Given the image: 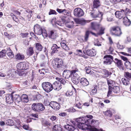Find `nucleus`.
Listing matches in <instances>:
<instances>
[{"instance_id":"40","label":"nucleus","mask_w":131,"mask_h":131,"mask_svg":"<svg viewBox=\"0 0 131 131\" xmlns=\"http://www.w3.org/2000/svg\"><path fill=\"white\" fill-rule=\"evenodd\" d=\"M45 108L44 106L42 104L39 103L38 112L43 111Z\"/></svg>"},{"instance_id":"44","label":"nucleus","mask_w":131,"mask_h":131,"mask_svg":"<svg viewBox=\"0 0 131 131\" xmlns=\"http://www.w3.org/2000/svg\"><path fill=\"white\" fill-rule=\"evenodd\" d=\"M122 81L124 85H128L129 84V81L127 79L125 78H122Z\"/></svg>"},{"instance_id":"45","label":"nucleus","mask_w":131,"mask_h":131,"mask_svg":"<svg viewBox=\"0 0 131 131\" xmlns=\"http://www.w3.org/2000/svg\"><path fill=\"white\" fill-rule=\"evenodd\" d=\"M100 28L98 34L100 35H102L104 33V30H105V28L103 27L100 26Z\"/></svg>"},{"instance_id":"20","label":"nucleus","mask_w":131,"mask_h":131,"mask_svg":"<svg viewBox=\"0 0 131 131\" xmlns=\"http://www.w3.org/2000/svg\"><path fill=\"white\" fill-rule=\"evenodd\" d=\"M86 53L89 56H94L96 54V52L94 49L88 50L86 51Z\"/></svg>"},{"instance_id":"51","label":"nucleus","mask_w":131,"mask_h":131,"mask_svg":"<svg viewBox=\"0 0 131 131\" xmlns=\"http://www.w3.org/2000/svg\"><path fill=\"white\" fill-rule=\"evenodd\" d=\"M90 20H81L80 24L82 25H85L87 23L89 22Z\"/></svg>"},{"instance_id":"63","label":"nucleus","mask_w":131,"mask_h":131,"mask_svg":"<svg viewBox=\"0 0 131 131\" xmlns=\"http://www.w3.org/2000/svg\"><path fill=\"white\" fill-rule=\"evenodd\" d=\"M109 90L108 91L107 96H109L111 94L112 92V88L108 87Z\"/></svg>"},{"instance_id":"35","label":"nucleus","mask_w":131,"mask_h":131,"mask_svg":"<svg viewBox=\"0 0 131 131\" xmlns=\"http://www.w3.org/2000/svg\"><path fill=\"white\" fill-rule=\"evenodd\" d=\"M56 79L58 80L57 81L58 82L60 83L61 84H62L64 85L66 83V81L63 79L60 78L56 77Z\"/></svg>"},{"instance_id":"36","label":"nucleus","mask_w":131,"mask_h":131,"mask_svg":"<svg viewBox=\"0 0 131 131\" xmlns=\"http://www.w3.org/2000/svg\"><path fill=\"white\" fill-rule=\"evenodd\" d=\"M74 23L73 21H71L68 23H66V26L67 27L69 28H72L74 26Z\"/></svg>"},{"instance_id":"49","label":"nucleus","mask_w":131,"mask_h":131,"mask_svg":"<svg viewBox=\"0 0 131 131\" xmlns=\"http://www.w3.org/2000/svg\"><path fill=\"white\" fill-rule=\"evenodd\" d=\"M90 34V31H86L85 35L84 36V40L86 41L89 38V35Z\"/></svg>"},{"instance_id":"21","label":"nucleus","mask_w":131,"mask_h":131,"mask_svg":"<svg viewBox=\"0 0 131 131\" xmlns=\"http://www.w3.org/2000/svg\"><path fill=\"white\" fill-rule=\"evenodd\" d=\"M4 36L8 39L10 40L12 38H15L16 37V36L14 34H12V33L11 34H8L6 32H5L4 33Z\"/></svg>"},{"instance_id":"42","label":"nucleus","mask_w":131,"mask_h":131,"mask_svg":"<svg viewBox=\"0 0 131 131\" xmlns=\"http://www.w3.org/2000/svg\"><path fill=\"white\" fill-rule=\"evenodd\" d=\"M42 125L44 126H50L51 125V123L49 121H44L42 122Z\"/></svg>"},{"instance_id":"2","label":"nucleus","mask_w":131,"mask_h":131,"mask_svg":"<svg viewBox=\"0 0 131 131\" xmlns=\"http://www.w3.org/2000/svg\"><path fill=\"white\" fill-rule=\"evenodd\" d=\"M71 79L72 82L74 84H77L80 80V77L78 75L79 70L77 68L72 70Z\"/></svg>"},{"instance_id":"29","label":"nucleus","mask_w":131,"mask_h":131,"mask_svg":"<svg viewBox=\"0 0 131 131\" xmlns=\"http://www.w3.org/2000/svg\"><path fill=\"white\" fill-rule=\"evenodd\" d=\"M59 48V47H58L56 45L53 44L51 48L52 50V53H57L58 51V49Z\"/></svg>"},{"instance_id":"62","label":"nucleus","mask_w":131,"mask_h":131,"mask_svg":"<svg viewBox=\"0 0 131 131\" xmlns=\"http://www.w3.org/2000/svg\"><path fill=\"white\" fill-rule=\"evenodd\" d=\"M40 96L41 95L40 94L36 95V96L34 97V100L36 101L40 99Z\"/></svg>"},{"instance_id":"11","label":"nucleus","mask_w":131,"mask_h":131,"mask_svg":"<svg viewBox=\"0 0 131 131\" xmlns=\"http://www.w3.org/2000/svg\"><path fill=\"white\" fill-rule=\"evenodd\" d=\"M52 84L53 89L57 91H59L62 88L60 82L56 81L54 82Z\"/></svg>"},{"instance_id":"19","label":"nucleus","mask_w":131,"mask_h":131,"mask_svg":"<svg viewBox=\"0 0 131 131\" xmlns=\"http://www.w3.org/2000/svg\"><path fill=\"white\" fill-rule=\"evenodd\" d=\"M91 28L94 30H96L100 27V25L96 22H91Z\"/></svg>"},{"instance_id":"64","label":"nucleus","mask_w":131,"mask_h":131,"mask_svg":"<svg viewBox=\"0 0 131 131\" xmlns=\"http://www.w3.org/2000/svg\"><path fill=\"white\" fill-rule=\"evenodd\" d=\"M75 106L79 109H80L82 107V105L80 103H77L76 105Z\"/></svg>"},{"instance_id":"33","label":"nucleus","mask_w":131,"mask_h":131,"mask_svg":"<svg viewBox=\"0 0 131 131\" xmlns=\"http://www.w3.org/2000/svg\"><path fill=\"white\" fill-rule=\"evenodd\" d=\"M107 81L109 87L112 88L111 86H113L115 84V81L111 79H107Z\"/></svg>"},{"instance_id":"56","label":"nucleus","mask_w":131,"mask_h":131,"mask_svg":"<svg viewBox=\"0 0 131 131\" xmlns=\"http://www.w3.org/2000/svg\"><path fill=\"white\" fill-rule=\"evenodd\" d=\"M28 34V32H21L20 34V35L24 38L27 37Z\"/></svg>"},{"instance_id":"58","label":"nucleus","mask_w":131,"mask_h":131,"mask_svg":"<svg viewBox=\"0 0 131 131\" xmlns=\"http://www.w3.org/2000/svg\"><path fill=\"white\" fill-rule=\"evenodd\" d=\"M44 104L45 106H51V102H50L46 100H44Z\"/></svg>"},{"instance_id":"34","label":"nucleus","mask_w":131,"mask_h":131,"mask_svg":"<svg viewBox=\"0 0 131 131\" xmlns=\"http://www.w3.org/2000/svg\"><path fill=\"white\" fill-rule=\"evenodd\" d=\"M126 68L127 69L131 70V63L129 61H126L124 63Z\"/></svg>"},{"instance_id":"26","label":"nucleus","mask_w":131,"mask_h":131,"mask_svg":"<svg viewBox=\"0 0 131 131\" xmlns=\"http://www.w3.org/2000/svg\"><path fill=\"white\" fill-rule=\"evenodd\" d=\"M15 58L18 60H22L24 58L25 56L22 54L19 53L16 55Z\"/></svg>"},{"instance_id":"1","label":"nucleus","mask_w":131,"mask_h":131,"mask_svg":"<svg viewBox=\"0 0 131 131\" xmlns=\"http://www.w3.org/2000/svg\"><path fill=\"white\" fill-rule=\"evenodd\" d=\"M51 65L56 70H63L65 69V66L63 65V61L61 59H54L52 61Z\"/></svg>"},{"instance_id":"17","label":"nucleus","mask_w":131,"mask_h":131,"mask_svg":"<svg viewBox=\"0 0 131 131\" xmlns=\"http://www.w3.org/2000/svg\"><path fill=\"white\" fill-rule=\"evenodd\" d=\"M80 82L81 83V86L82 87L86 86L89 84V81L85 78H82L81 79Z\"/></svg>"},{"instance_id":"9","label":"nucleus","mask_w":131,"mask_h":131,"mask_svg":"<svg viewBox=\"0 0 131 131\" xmlns=\"http://www.w3.org/2000/svg\"><path fill=\"white\" fill-rule=\"evenodd\" d=\"M84 13L83 10L79 8H75L74 12V14L76 17H80L84 15Z\"/></svg>"},{"instance_id":"13","label":"nucleus","mask_w":131,"mask_h":131,"mask_svg":"<svg viewBox=\"0 0 131 131\" xmlns=\"http://www.w3.org/2000/svg\"><path fill=\"white\" fill-rule=\"evenodd\" d=\"M6 53L7 56V59H12L14 57L13 52L9 48H8L6 50Z\"/></svg>"},{"instance_id":"60","label":"nucleus","mask_w":131,"mask_h":131,"mask_svg":"<svg viewBox=\"0 0 131 131\" xmlns=\"http://www.w3.org/2000/svg\"><path fill=\"white\" fill-rule=\"evenodd\" d=\"M121 10L122 12H123V14H125V15H126L128 13H130L129 9L127 8H126L125 10L122 9Z\"/></svg>"},{"instance_id":"50","label":"nucleus","mask_w":131,"mask_h":131,"mask_svg":"<svg viewBox=\"0 0 131 131\" xmlns=\"http://www.w3.org/2000/svg\"><path fill=\"white\" fill-rule=\"evenodd\" d=\"M106 19L107 21L110 22L113 21V18L111 15H107Z\"/></svg>"},{"instance_id":"25","label":"nucleus","mask_w":131,"mask_h":131,"mask_svg":"<svg viewBox=\"0 0 131 131\" xmlns=\"http://www.w3.org/2000/svg\"><path fill=\"white\" fill-rule=\"evenodd\" d=\"M74 125L73 126L67 124L64 126V128L69 131H73L75 129Z\"/></svg>"},{"instance_id":"5","label":"nucleus","mask_w":131,"mask_h":131,"mask_svg":"<svg viewBox=\"0 0 131 131\" xmlns=\"http://www.w3.org/2000/svg\"><path fill=\"white\" fill-rule=\"evenodd\" d=\"M110 32L112 35L119 36L122 34L120 28L117 26L111 27L110 29Z\"/></svg>"},{"instance_id":"31","label":"nucleus","mask_w":131,"mask_h":131,"mask_svg":"<svg viewBox=\"0 0 131 131\" xmlns=\"http://www.w3.org/2000/svg\"><path fill=\"white\" fill-rule=\"evenodd\" d=\"M100 5L99 0H94L93 2V7L94 8H97Z\"/></svg>"},{"instance_id":"10","label":"nucleus","mask_w":131,"mask_h":131,"mask_svg":"<svg viewBox=\"0 0 131 131\" xmlns=\"http://www.w3.org/2000/svg\"><path fill=\"white\" fill-rule=\"evenodd\" d=\"M17 67L18 69L22 70H26L29 68L28 64L24 62L18 63Z\"/></svg>"},{"instance_id":"23","label":"nucleus","mask_w":131,"mask_h":131,"mask_svg":"<svg viewBox=\"0 0 131 131\" xmlns=\"http://www.w3.org/2000/svg\"><path fill=\"white\" fill-rule=\"evenodd\" d=\"M115 15L117 18L119 19L122 18L124 16L123 13L121 10V11H116L115 13Z\"/></svg>"},{"instance_id":"30","label":"nucleus","mask_w":131,"mask_h":131,"mask_svg":"<svg viewBox=\"0 0 131 131\" xmlns=\"http://www.w3.org/2000/svg\"><path fill=\"white\" fill-rule=\"evenodd\" d=\"M35 47L36 50L38 51H41L43 48V47L40 43H37L36 44Z\"/></svg>"},{"instance_id":"52","label":"nucleus","mask_w":131,"mask_h":131,"mask_svg":"<svg viewBox=\"0 0 131 131\" xmlns=\"http://www.w3.org/2000/svg\"><path fill=\"white\" fill-rule=\"evenodd\" d=\"M73 92L72 91L69 90L66 92L65 95L66 96H70L73 95Z\"/></svg>"},{"instance_id":"48","label":"nucleus","mask_w":131,"mask_h":131,"mask_svg":"<svg viewBox=\"0 0 131 131\" xmlns=\"http://www.w3.org/2000/svg\"><path fill=\"white\" fill-rule=\"evenodd\" d=\"M28 50V53L30 56H31L34 53V51L33 48L32 47L29 48Z\"/></svg>"},{"instance_id":"4","label":"nucleus","mask_w":131,"mask_h":131,"mask_svg":"<svg viewBox=\"0 0 131 131\" xmlns=\"http://www.w3.org/2000/svg\"><path fill=\"white\" fill-rule=\"evenodd\" d=\"M76 121L77 123V126L79 128L83 130H85L87 129V127H86L85 123V120L84 118L80 117L77 118Z\"/></svg>"},{"instance_id":"54","label":"nucleus","mask_w":131,"mask_h":131,"mask_svg":"<svg viewBox=\"0 0 131 131\" xmlns=\"http://www.w3.org/2000/svg\"><path fill=\"white\" fill-rule=\"evenodd\" d=\"M97 86H95L92 89L91 91V92L93 94H94L97 92Z\"/></svg>"},{"instance_id":"27","label":"nucleus","mask_w":131,"mask_h":131,"mask_svg":"<svg viewBox=\"0 0 131 131\" xmlns=\"http://www.w3.org/2000/svg\"><path fill=\"white\" fill-rule=\"evenodd\" d=\"M115 60L114 62L117 65L118 67L120 68H121L123 65L121 60H118L117 58L115 59Z\"/></svg>"},{"instance_id":"38","label":"nucleus","mask_w":131,"mask_h":131,"mask_svg":"<svg viewBox=\"0 0 131 131\" xmlns=\"http://www.w3.org/2000/svg\"><path fill=\"white\" fill-rule=\"evenodd\" d=\"M25 11L26 13H27L26 14H28V15H27L28 18H30L32 15V11L29 9H26Z\"/></svg>"},{"instance_id":"47","label":"nucleus","mask_w":131,"mask_h":131,"mask_svg":"<svg viewBox=\"0 0 131 131\" xmlns=\"http://www.w3.org/2000/svg\"><path fill=\"white\" fill-rule=\"evenodd\" d=\"M6 53V50H3L0 52V58L4 57L5 56Z\"/></svg>"},{"instance_id":"39","label":"nucleus","mask_w":131,"mask_h":131,"mask_svg":"<svg viewBox=\"0 0 131 131\" xmlns=\"http://www.w3.org/2000/svg\"><path fill=\"white\" fill-rule=\"evenodd\" d=\"M61 46L62 48L66 51H68L70 50V48L65 43H61Z\"/></svg>"},{"instance_id":"37","label":"nucleus","mask_w":131,"mask_h":131,"mask_svg":"<svg viewBox=\"0 0 131 131\" xmlns=\"http://www.w3.org/2000/svg\"><path fill=\"white\" fill-rule=\"evenodd\" d=\"M113 91L114 93H117L120 92V88L118 86H115L113 88Z\"/></svg>"},{"instance_id":"6","label":"nucleus","mask_w":131,"mask_h":131,"mask_svg":"<svg viewBox=\"0 0 131 131\" xmlns=\"http://www.w3.org/2000/svg\"><path fill=\"white\" fill-rule=\"evenodd\" d=\"M42 86L43 90L47 93H49L53 90L52 84L49 82H43L42 83Z\"/></svg>"},{"instance_id":"14","label":"nucleus","mask_w":131,"mask_h":131,"mask_svg":"<svg viewBox=\"0 0 131 131\" xmlns=\"http://www.w3.org/2000/svg\"><path fill=\"white\" fill-rule=\"evenodd\" d=\"M13 101H15V104H21V97L18 95H15L13 96Z\"/></svg>"},{"instance_id":"43","label":"nucleus","mask_w":131,"mask_h":131,"mask_svg":"<svg viewBox=\"0 0 131 131\" xmlns=\"http://www.w3.org/2000/svg\"><path fill=\"white\" fill-rule=\"evenodd\" d=\"M14 123V121L11 119H8L6 121V124L7 125H13Z\"/></svg>"},{"instance_id":"32","label":"nucleus","mask_w":131,"mask_h":131,"mask_svg":"<svg viewBox=\"0 0 131 131\" xmlns=\"http://www.w3.org/2000/svg\"><path fill=\"white\" fill-rule=\"evenodd\" d=\"M53 129L56 131H61L62 129L60 125H54L53 127Z\"/></svg>"},{"instance_id":"8","label":"nucleus","mask_w":131,"mask_h":131,"mask_svg":"<svg viewBox=\"0 0 131 131\" xmlns=\"http://www.w3.org/2000/svg\"><path fill=\"white\" fill-rule=\"evenodd\" d=\"M104 59V63L106 65L111 64L113 60V57L110 55H106L105 56Z\"/></svg>"},{"instance_id":"55","label":"nucleus","mask_w":131,"mask_h":131,"mask_svg":"<svg viewBox=\"0 0 131 131\" xmlns=\"http://www.w3.org/2000/svg\"><path fill=\"white\" fill-rule=\"evenodd\" d=\"M125 75L126 78L131 79V73L126 72L125 73Z\"/></svg>"},{"instance_id":"28","label":"nucleus","mask_w":131,"mask_h":131,"mask_svg":"<svg viewBox=\"0 0 131 131\" xmlns=\"http://www.w3.org/2000/svg\"><path fill=\"white\" fill-rule=\"evenodd\" d=\"M39 104V103L33 104L31 106V108L32 110L38 112Z\"/></svg>"},{"instance_id":"15","label":"nucleus","mask_w":131,"mask_h":131,"mask_svg":"<svg viewBox=\"0 0 131 131\" xmlns=\"http://www.w3.org/2000/svg\"><path fill=\"white\" fill-rule=\"evenodd\" d=\"M72 70H65L63 74V77L66 79H68L70 78L71 76Z\"/></svg>"},{"instance_id":"61","label":"nucleus","mask_w":131,"mask_h":131,"mask_svg":"<svg viewBox=\"0 0 131 131\" xmlns=\"http://www.w3.org/2000/svg\"><path fill=\"white\" fill-rule=\"evenodd\" d=\"M63 24L61 23L60 21H57V22L54 27H58L59 26H62Z\"/></svg>"},{"instance_id":"59","label":"nucleus","mask_w":131,"mask_h":131,"mask_svg":"<svg viewBox=\"0 0 131 131\" xmlns=\"http://www.w3.org/2000/svg\"><path fill=\"white\" fill-rule=\"evenodd\" d=\"M49 15H51L52 14H57V12L56 11L53 9H50L49 12Z\"/></svg>"},{"instance_id":"46","label":"nucleus","mask_w":131,"mask_h":131,"mask_svg":"<svg viewBox=\"0 0 131 131\" xmlns=\"http://www.w3.org/2000/svg\"><path fill=\"white\" fill-rule=\"evenodd\" d=\"M91 119H89L86 120V121H85V124L86 127H87V128L89 126H92V123H91Z\"/></svg>"},{"instance_id":"24","label":"nucleus","mask_w":131,"mask_h":131,"mask_svg":"<svg viewBox=\"0 0 131 131\" xmlns=\"http://www.w3.org/2000/svg\"><path fill=\"white\" fill-rule=\"evenodd\" d=\"M21 103L23 102L24 103H26L28 102V99L27 95L25 94H23L21 97Z\"/></svg>"},{"instance_id":"22","label":"nucleus","mask_w":131,"mask_h":131,"mask_svg":"<svg viewBox=\"0 0 131 131\" xmlns=\"http://www.w3.org/2000/svg\"><path fill=\"white\" fill-rule=\"evenodd\" d=\"M123 23L126 26H129L131 24L130 20L126 17L123 18Z\"/></svg>"},{"instance_id":"18","label":"nucleus","mask_w":131,"mask_h":131,"mask_svg":"<svg viewBox=\"0 0 131 131\" xmlns=\"http://www.w3.org/2000/svg\"><path fill=\"white\" fill-rule=\"evenodd\" d=\"M58 36V34L55 31L52 30L50 31L49 35V37L51 39H55Z\"/></svg>"},{"instance_id":"3","label":"nucleus","mask_w":131,"mask_h":131,"mask_svg":"<svg viewBox=\"0 0 131 131\" xmlns=\"http://www.w3.org/2000/svg\"><path fill=\"white\" fill-rule=\"evenodd\" d=\"M34 29V32L36 34L39 35H42L44 38L47 37V35L46 30L44 29H42L38 25H35Z\"/></svg>"},{"instance_id":"41","label":"nucleus","mask_w":131,"mask_h":131,"mask_svg":"<svg viewBox=\"0 0 131 131\" xmlns=\"http://www.w3.org/2000/svg\"><path fill=\"white\" fill-rule=\"evenodd\" d=\"M103 113L105 115L109 117H111L112 115V112L109 110H107L105 112H104Z\"/></svg>"},{"instance_id":"16","label":"nucleus","mask_w":131,"mask_h":131,"mask_svg":"<svg viewBox=\"0 0 131 131\" xmlns=\"http://www.w3.org/2000/svg\"><path fill=\"white\" fill-rule=\"evenodd\" d=\"M6 100L8 104H11L13 101V96L11 94H8L6 96Z\"/></svg>"},{"instance_id":"57","label":"nucleus","mask_w":131,"mask_h":131,"mask_svg":"<svg viewBox=\"0 0 131 131\" xmlns=\"http://www.w3.org/2000/svg\"><path fill=\"white\" fill-rule=\"evenodd\" d=\"M51 22L53 26L54 27H55V25L57 22L56 18H53L51 20Z\"/></svg>"},{"instance_id":"12","label":"nucleus","mask_w":131,"mask_h":131,"mask_svg":"<svg viewBox=\"0 0 131 131\" xmlns=\"http://www.w3.org/2000/svg\"><path fill=\"white\" fill-rule=\"evenodd\" d=\"M50 105V107L55 110H58L60 108V105L58 103L56 102H51Z\"/></svg>"},{"instance_id":"53","label":"nucleus","mask_w":131,"mask_h":131,"mask_svg":"<svg viewBox=\"0 0 131 131\" xmlns=\"http://www.w3.org/2000/svg\"><path fill=\"white\" fill-rule=\"evenodd\" d=\"M106 77H107L111 74L110 72H109L107 70L105 69L103 71Z\"/></svg>"},{"instance_id":"7","label":"nucleus","mask_w":131,"mask_h":131,"mask_svg":"<svg viewBox=\"0 0 131 131\" xmlns=\"http://www.w3.org/2000/svg\"><path fill=\"white\" fill-rule=\"evenodd\" d=\"M90 14L91 16L94 18L97 17H99L101 18L103 15V13L101 12H99L97 9H93V10Z\"/></svg>"}]
</instances>
